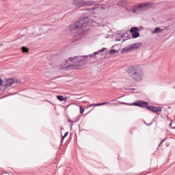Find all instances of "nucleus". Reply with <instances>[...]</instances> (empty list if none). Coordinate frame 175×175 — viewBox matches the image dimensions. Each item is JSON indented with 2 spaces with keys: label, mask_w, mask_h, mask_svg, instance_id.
Listing matches in <instances>:
<instances>
[{
  "label": "nucleus",
  "mask_w": 175,
  "mask_h": 175,
  "mask_svg": "<svg viewBox=\"0 0 175 175\" xmlns=\"http://www.w3.org/2000/svg\"><path fill=\"white\" fill-rule=\"evenodd\" d=\"M127 73L135 81H142L143 79H144V72L139 65L129 67Z\"/></svg>",
  "instance_id": "f257e3e1"
},
{
  "label": "nucleus",
  "mask_w": 175,
  "mask_h": 175,
  "mask_svg": "<svg viewBox=\"0 0 175 175\" xmlns=\"http://www.w3.org/2000/svg\"><path fill=\"white\" fill-rule=\"evenodd\" d=\"M87 56H76L74 57H70L68 61L71 62L70 65L67 66L68 69H79L80 66H83V65H85L87 62H88V59Z\"/></svg>",
  "instance_id": "f03ea898"
},
{
  "label": "nucleus",
  "mask_w": 175,
  "mask_h": 175,
  "mask_svg": "<svg viewBox=\"0 0 175 175\" xmlns=\"http://www.w3.org/2000/svg\"><path fill=\"white\" fill-rule=\"evenodd\" d=\"M77 23H79L78 26L81 29L75 35L77 40H79L83 38V29L88 25V17L83 16L79 21H77Z\"/></svg>",
  "instance_id": "7ed1b4c3"
},
{
  "label": "nucleus",
  "mask_w": 175,
  "mask_h": 175,
  "mask_svg": "<svg viewBox=\"0 0 175 175\" xmlns=\"http://www.w3.org/2000/svg\"><path fill=\"white\" fill-rule=\"evenodd\" d=\"M150 8H151V4L150 3H140L133 6L132 12L136 14L142 13L143 10H147Z\"/></svg>",
  "instance_id": "20e7f679"
},
{
  "label": "nucleus",
  "mask_w": 175,
  "mask_h": 175,
  "mask_svg": "<svg viewBox=\"0 0 175 175\" xmlns=\"http://www.w3.org/2000/svg\"><path fill=\"white\" fill-rule=\"evenodd\" d=\"M17 83H20V81L16 78L8 79L5 83H3V81L1 80V91H5L8 87H10V85H13V84H17Z\"/></svg>",
  "instance_id": "39448f33"
},
{
  "label": "nucleus",
  "mask_w": 175,
  "mask_h": 175,
  "mask_svg": "<svg viewBox=\"0 0 175 175\" xmlns=\"http://www.w3.org/2000/svg\"><path fill=\"white\" fill-rule=\"evenodd\" d=\"M95 2L94 1H84V0H75L73 1L74 6L76 8H83V6H92Z\"/></svg>",
  "instance_id": "423d86ee"
},
{
  "label": "nucleus",
  "mask_w": 175,
  "mask_h": 175,
  "mask_svg": "<svg viewBox=\"0 0 175 175\" xmlns=\"http://www.w3.org/2000/svg\"><path fill=\"white\" fill-rule=\"evenodd\" d=\"M140 47L139 44H131L126 48H124L121 50L122 54H125V53H129V51H133Z\"/></svg>",
  "instance_id": "0eeeda50"
},
{
  "label": "nucleus",
  "mask_w": 175,
  "mask_h": 175,
  "mask_svg": "<svg viewBox=\"0 0 175 175\" xmlns=\"http://www.w3.org/2000/svg\"><path fill=\"white\" fill-rule=\"evenodd\" d=\"M140 30L137 27H133L130 29L129 32L131 33V36H133V39H136V38H139L140 36V33H139Z\"/></svg>",
  "instance_id": "6e6552de"
},
{
  "label": "nucleus",
  "mask_w": 175,
  "mask_h": 175,
  "mask_svg": "<svg viewBox=\"0 0 175 175\" xmlns=\"http://www.w3.org/2000/svg\"><path fill=\"white\" fill-rule=\"evenodd\" d=\"M134 106H138L139 107H148V102L144 100H139L134 103Z\"/></svg>",
  "instance_id": "1a4fd4ad"
},
{
  "label": "nucleus",
  "mask_w": 175,
  "mask_h": 175,
  "mask_svg": "<svg viewBox=\"0 0 175 175\" xmlns=\"http://www.w3.org/2000/svg\"><path fill=\"white\" fill-rule=\"evenodd\" d=\"M148 110H150V111H153V113H158V111H162V108L158 107H152L148 106L147 107Z\"/></svg>",
  "instance_id": "9d476101"
},
{
  "label": "nucleus",
  "mask_w": 175,
  "mask_h": 175,
  "mask_svg": "<svg viewBox=\"0 0 175 175\" xmlns=\"http://www.w3.org/2000/svg\"><path fill=\"white\" fill-rule=\"evenodd\" d=\"M127 34L122 35L120 37H116V42H126V40H129V38L126 37Z\"/></svg>",
  "instance_id": "9b49d317"
},
{
  "label": "nucleus",
  "mask_w": 175,
  "mask_h": 175,
  "mask_svg": "<svg viewBox=\"0 0 175 175\" xmlns=\"http://www.w3.org/2000/svg\"><path fill=\"white\" fill-rule=\"evenodd\" d=\"M102 51H105V48L102 49L101 50L98 51V52H95L93 55H89V59H95L96 57L95 55H98L99 53H102Z\"/></svg>",
  "instance_id": "f8f14e48"
},
{
  "label": "nucleus",
  "mask_w": 175,
  "mask_h": 175,
  "mask_svg": "<svg viewBox=\"0 0 175 175\" xmlns=\"http://www.w3.org/2000/svg\"><path fill=\"white\" fill-rule=\"evenodd\" d=\"M77 28H80L79 26V23H77V22L70 25L69 27L70 31H75V29H77Z\"/></svg>",
  "instance_id": "ddd939ff"
},
{
  "label": "nucleus",
  "mask_w": 175,
  "mask_h": 175,
  "mask_svg": "<svg viewBox=\"0 0 175 175\" xmlns=\"http://www.w3.org/2000/svg\"><path fill=\"white\" fill-rule=\"evenodd\" d=\"M161 31H162V29H161L160 27H157L154 29L153 31H152V33H161Z\"/></svg>",
  "instance_id": "4468645a"
},
{
  "label": "nucleus",
  "mask_w": 175,
  "mask_h": 175,
  "mask_svg": "<svg viewBox=\"0 0 175 175\" xmlns=\"http://www.w3.org/2000/svg\"><path fill=\"white\" fill-rule=\"evenodd\" d=\"M119 51H120L119 50L112 49L109 51V54L110 55H113L114 54H118Z\"/></svg>",
  "instance_id": "2eb2a0df"
},
{
  "label": "nucleus",
  "mask_w": 175,
  "mask_h": 175,
  "mask_svg": "<svg viewBox=\"0 0 175 175\" xmlns=\"http://www.w3.org/2000/svg\"><path fill=\"white\" fill-rule=\"evenodd\" d=\"M21 50L23 53H29V49L27 46H22Z\"/></svg>",
  "instance_id": "dca6fc26"
},
{
  "label": "nucleus",
  "mask_w": 175,
  "mask_h": 175,
  "mask_svg": "<svg viewBox=\"0 0 175 175\" xmlns=\"http://www.w3.org/2000/svg\"><path fill=\"white\" fill-rule=\"evenodd\" d=\"M57 98L58 100H60V102H63V100H66V98H65L63 96L61 95L57 96Z\"/></svg>",
  "instance_id": "f3484780"
},
{
  "label": "nucleus",
  "mask_w": 175,
  "mask_h": 175,
  "mask_svg": "<svg viewBox=\"0 0 175 175\" xmlns=\"http://www.w3.org/2000/svg\"><path fill=\"white\" fill-rule=\"evenodd\" d=\"M170 126L171 128H172V129H175V124H174V122H171L170 124Z\"/></svg>",
  "instance_id": "a211bd4d"
},
{
  "label": "nucleus",
  "mask_w": 175,
  "mask_h": 175,
  "mask_svg": "<svg viewBox=\"0 0 175 175\" xmlns=\"http://www.w3.org/2000/svg\"><path fill=\"white\" fill-rule=\"evenodd\" d=\"M100 106H105V105H110V102H104L102 103H99Z\"/></svg>",
  "instance_id": "6ab92c4d"
},
{
  "label": "nucleus",
  "mask_w": 175,
  "mask_h": 175,
  "mask_svg": "<svg viewBox=\"0 0 175 175\" xmlns=\"http://www.w3.org/2000/svg\"><path fill=\"white\" fill-rule=\"evenodd\" d=\"M80 113L83 114L84 113V108L83 107H80Z\"/></svg>",
  "instance_id": "aec40b11"
},
{
  "label": "nucleus",
  "mask_w": 175,
  "mask_h": 175,
  "mask_svg": "<svg viewBox=\"0 0 175 175\" xmlns=\"http://www.w3.org/2000/svg\"><path fill=\"white\" fill-rule=\"evenodd\" d=\"M68 135H69V132L65 133L64 135L63 136V140L65 139V137H66V136H68Z\"/></svg>",
  "instance_id": "412c9836"
},
{
  "label": "nucleus",
  "mask_w": 175,
  "mask_h": 175,
  "mask_svg": "<svg viewBox=\"0 0 175 175\" xmlns=\"http://www.w3.org/2000/svg\"><path fill=\"white\" fill-rule=\"evenodd\" d=\"M110 105L113 106H118V103H110Z\"/></svg>",
  "instance_id": "4be33fe9"
},
{
  "label": "nucleus",
  "mask_w": 175,
  "mask_h": 175,
  "mask_svg": "<svg viewBox=\"0 0 175 175\" xmlns=\"http://www.w3.org/2000/svg\"><path fill=\"white\" fill-rule=\"evenodd\" d=\"M92 106L96 107V106H100V105H99V103H98V104H93V105H90V107H92Z\"/></svg>",
  "instance_id": "5701e85b"
},
{
  "label": "nucleus",
  "mask_w": 175,
  "mask_h": 175,
  "mask_svg": "<svg viewBox=\"0 0 175 175\" xmlns=\"http://www.w3.org/2000/svg\"><path fill=\"white\" fill-rule=\"evenodd\" d=\"M165 140H166V139H163V140L161 142V143H160V144L159 145V146H160L161 144H162V143H163L164 142H165Z\"/></svg>",
  "instance_id": "b1692460"
},
{
  "label": "nucleus",
  "mask_w": 175,
  "mask_h": 175,
  "mask_svg": "<svg viewBox=\"0 0 175 175\" xmlns=\"http://www.w3.org/2000/svg\"><path fill=\"white\" fill-rule=\"evenodd\" d=\"M1 175H10V174H9V173H4V174H2Z\"/></svg>",
  "instance_id": "393cba45"
},
{
  "label": "nucleus",
  "mask_w": 175,
  "mask_h": 175,
  "mask_svg": "<svg viewBox=\"0 0 175 175\" xmlns=\"http://www.w3.org/2000/svg\"><path fill=\"white\" fill-rule=\"evenodd\" d=\"M121 105H128V103H121Z\"/></svg>",
  "instance_id": "a878e982"
},
{
  "label": "nucleus",
  "mask_w": 175,
  "mask_h": 175,
  "mask_svg": "<svg viewBox=\"0 0 175 175\" xmlns=\"http://www.w3.org/2000/svg\"><path fill=\"white\" fill-rule=\"evenodd\" d=\"M134 44H142V43H134Z\"/></svg>",
  "instance_id": "bb28decb"
},
{
  "label": "nucleus",
  "mask_w": 175,
  "mask_h": 175,
  "mask_svg": "<svg viewBox=\"0 0 175 175\" xmlns=\"http://www.w3.org/2000/svg\"><path fill=\"white\" fill-rule=\"evenodd\" d=\"M120 3H121V1H119L118 3V5H120Z\"/></svg>",
  "instance_id": "cd10ccee"
},
{
  "label": "nucleus",
  "mask_w": 175,
  "mask_h": 175,
  "mask_svg": "<svg viewBox=\"0 0 175 175\" xmlns=\"http://www.w3.org/2000/svg\"><path fill=\"white\" fill-rule=\"evenodd\" d=\"M65 63H66V64H68V61H66Z\"/></svg>",
  "instance_id": "c85d7f7f"
},
{
  "label": "nucleus",
  "mask_w": 175,
  "mask_h": 175,
  "mask_svg": "<svg viewBox=\"0 0 175 175\" xmlns=\"http://www.w3.org/2000/svg\"><path fill=\"white\" fill-rule=\"evenodd\" d=\"M69 121V122H72V120H68Z\"/></svg>",
  "instance_id": "c756f323"
},
{
  "label": "nucleus",
  "mask_w": 175,
  "mask_h": 175,
  "mask_svg": "<svg viewBox=\"0 0 175 175\" xmlns=\"http://www.w3.org/2000/svg\"><path fill=\"white\" fill-rule=\"evenodd\" d=\"M0 85H1V78H0Z\"/></svg>",
  "instance_id": "7c9ffc66"
},
{
  "label": "nucleus",
  "mask_w": 175,
  "mask_h": 175,
  "mask_svg": "<svg viewBox=\"0 0 175 175\" xmlns=\"http://www.w3.org/2000/svg\"><path fill=\"white\" fill-rule=\"evenodd\" d=\"M111 102H114V100H112Z\"/></svg>",
  "instance_id": "2f4dec72"
}]
</instances>
